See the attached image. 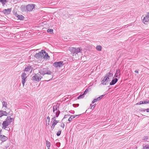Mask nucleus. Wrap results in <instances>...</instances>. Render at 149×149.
Segmentation results:
<instances>
[{
	"label": "nucleus",
	"instance_id": "f257e3e1",
	"mask_svg": "<svg viewBox=\"0 0 149 149\" xmlns=\"http://www.w3.org/2000/svg\"><path fill=\"white\" fill-rule=\"evenodd\" d=\"M39 72L40 74L42 75H44L45 74H47L49 75L48 76H50L49 78H47V81H50L53 78L52 72L49 70L47 68L40 69L39 70Z\"/></svg>",
	"mask_w": 149,
	"mask_h": 149
},
{
	"label": "nucleus",
	"instance_id": "f03ea898",
	"mask_svg": "<svg viewBox=\"0 0 149 149\" xmlns=\"http://www.w3.org/2000/svg\"><path fill=\"white\" fill-rule=\"evenodd\" d=\"M13 119L10 117H7L6 120L2 123V128L5 129L12 122Z\"/></svg>",
	"mask_w": 149,
	"mask_h": 149
},
{
	"label": "nucleus",
	"instance_id": "7ed1b4c3",
	"mask_svg": "<svg viewBox=\"0 0 149 149\" xmlns=\"http://www.w3.org/2000/svg\"><path fill=\"white\" fill-rule=\"evenodd\" d=\"M59 104H56L55 106L53 107V112L56 114V116L58 117L60 113V111L59 110Z\"/></svg>",
	"mask_w": 149,
	"mask_h": 149
},
{
	"label": "nucleus",
	"instance_id": "20e7f679",
	"mask_svg": "<svg viewBox=\"0 0 149 149\" xmlns=\"http://www.w3.org/2000/svg\"><path fill=\"white\" fill-rule=\"evenodd\" d=\"M68 49L73 54L76 53V54L80 52L82 50V49L81 48H75L73 47H70Z\"/></svg>",
	"mask_w": 149,
	"mask_h": 149
},
{
	"label": "nucleus",
	"instance_id": "39448f33",
	"mask_svg": "<svg viewBox=\"0 0 149 149\" xmlns=\"http://www.w3.org/2000/svg\"><path fill=\"white\" fill-rule=\"evenodd\" d=\"M42 78L41 76L38 74H36L35 76L32 77V79L33 81H38L40 80Z\"/></svg>",
	"mask_w": 149,
	"mask_h": 149
},
{
	"label": "nucleus",
	"instance_id": "423d86ee",
	"mask_svg": "<svg viewBox=\"0 0 149 149\" xmlns=\"http://www.w3.org/2000/svg\"><path fill=\"white\" fill-rule=\"evenodd\" d=\"M35 5L34 4H31L27 5L26 6V10L28 11H32L33 9L35 7Z\"/></svg>",
	"mask_w": 149,
	"mask_h": 149
},
{
	"label": "nucleus",
	"instance_id": "0eeeda50",
	"mask_svg": "<svg viewBox=\"0 0 149 149\" xmlns=\"http://www.w3.org/2000/svg\"><path fill=\"white\" fill-rule=\"evenodd\" d=\"M64 63L63 61H60L58 62H56L54 63L53 66L55 68H59L62 67Z\"/></svg>",
	"mask_w": 149,
	"mask_h": 149
},
{
	"label": "nucleus",
	"instance_id": "6e6552de",
	"mask_svg": "<svg viewBox=\"0 0 149 149\" xmlns=\"http://www.w3.org/2000/svg\"><path fill=\"white\" fill-rule=\"evenodd\" d=\"M22 79V83L23 86L24 85L26 81V74L25 72H23L21 75Z\"/></svg>",
	"mask_w": 149,
	"mask_h": 149
},
{
	"label": "nucleus",
	"instance_id": "1a4fd4ad",
	"mask_svg": "<svg viewBox=\"0 0 149 149\" xmlns=\"http://www.w3.org/2000/svg\"><path fill=\"white\" fill-rule=\"evenodd\" d=\"M149 20V12L147 13V15L144 17L143 19V22L145 24H147Z\"/></svg>",
	"mask_w": 149,
	"mask_h": 149
},
{
	"label": "nucleus",
	"instance_id": "9d476101",
	"mask_svg": "<svg viewBox=\"0 0 149 149\" xmlns=\"http://www.w3.org/2000/svg\"><path fill=\"white\" fill-rule=\"evenodd\" d=\"M101 81V84L104 85H106L108 84L109 79L107 78L104 77L103 78H102Z\"/></svg>",
	"mask_w": 149,
	"mask_h": 149
},
{
	"label": "nucleus",
	"instance_id": "9b49d317",
	"mask_svg": "<svg viewBox=\"0 0 149 149\" xmlns=\"http://www.w3.org/2000/svg\"><path fill=\"white\" fill-rule=\"evenodd\" d=\"M44 54L42 52H40L36 54L35 55V57L36 58H42L44 56Z\"/></svg>",
	"mask_w": 149,
	"mask_h": 149
},
{
	"label": "nucleus",
	"instance_id": "f8f14e48",
	"mask_svg": "<svg viewBox=\"0 0 149 149\" xmlns=\"http://www.w3.org/2000/svg\"><path fill=\"white\" fill-rule=\"evenodd\" d=\"M11 11V9H4L2 11V12L6 15H8L10 14Z\"/></svg>",
	"mask_w": 149,
	"mask_h": 149
},
{
	"label": "nucleus",
	"instance_id": "ddd939ff",
	"mask_svg": "<svg viewBox=\"0 0 149 149\" xmlns=\"http://www.w3.org/2000/svg\"><path fill=\"white\" fill-rule=\"evenodd\" d=\"M8 139L7 137L3 135L0 136V140L2 141V142H4Z\"/></svg>",
	"mask_w": 149,
	"mask_h": 149
},
{
	"label": "nucleus",
	"instance_id": "4468645a",
	"mask_svg": "<svg viewBox=\"0 0 149 149\" xmlns=\"http://www.w3.org/2000/svg\"><path fill=\"white\" fill-rule=\"evenodd\" d=\"M104 95H101L100 97H98L96 99H95L93 100L92 102V103H94L95 102H96L97 101H98L101 99L103 97Z\"/></svg>",
	"mask_w": 149,
	"mask_h": 149
},
{
	"label": "nucleus",
	"instance_id": "2eb2a0df",
	"mask_svg": "<svg viewBox=\"0 0 149 149\" xmlns=\"http://www.w3.org/2000/svg\"><path fill=\"white\" fill-rule=\"evenodd\" d=\"M120 75V70L118 69L116 70V73L114 75V77H116L119 78V76Z\"/></svg>",
	"mask_w": 149,
	"mask_h": 149
},
{
	"label": "nucleus",
	"instance_id": "dca6fc26",
	"mask_svg": "<svg viewBox=\"0 0 149 149\" xmlns=\"http://www.w3.org/2000/svg\"><path fill=\"white\" fill-rule=\"evenodd\" d=\"M118 81V79L117 78L114 79L110 83V85H114Z\"/></svg>",
	"mask_w": 149,
	"mask_h": 149
},
{
	"label": "nucleus",
	"instance_id": "f3484780",
	"mask_svg": "<svg viewBox=\"0 0 149 149\" xmlns=\"http://www.w3.org/2000/svg\"><path fill=\"white\" fill-rule=\"evenodd\" d=\"M80 115H71V116L68 119V121L69 122H70L74 118H75V117H76V116H79Z\"/></svg>",
	"mask_w": 149,
	"mask_h": 149
},
{
	"label": "nucleus",
	"instance_id": "a211bd4d",
	"mask_svg": "<svg viewBox=\"0 0 149 149\" xmlns=\"http://www.w3.org/2000/svg\"><path fill=\"white\" fill-rule=\"evenodd\" d=\"M113 74L111 73L110 72H109L107 73L105 75V77L109 79V77H111L112 76Z\"/></svg>",
	"mask_w": 149,
	"mask_h": 149
},
{
	"label": "nucleus",
	"instance_id": "6ab92c4d",
	"mask_svg": "<svg viewBox=\"0 0 149 149\" xmlns=\"http://www.w3.org/2000/svg\"><path fill=\"white\" fill-rule=\"evenodd\" d=\"M16 15L18 19L21 20H23L24 18V17L22 15Z\"/></svg>",
	"mask_w": 149,
	"mask_h": 149
},
{
	"label": "nucleus",
	"instance_id": "aec40b11",
	"mask_svg": "<svg viewBox=\"0 0 149 149\" xmlns=\"http://www.w3.org/2000/svg\"><path fill=\"white\" fill-rule=\"evenodd\" d=\"M58 123V122H53L52 123V125L51 126V129H52V130H53L54 127V126L55 125H56L57 123Z\"/></svg>",
	"mask_w": 149,
	"mask_h": 149
},
{
	"label": "nucleus",
	"instance_id": "412c9836",
	"mask_svg": "<svg viewBox=\"0 0 149 149\" xmlns=\"http://www.w3.org/2000/svg\"><path fill=\"white\" fill-rule=\"evenodd\" d=\"M46 145L47 147L48 148V149H49V147H50L51 143L50 142H49L48 141H46Z\"/></svg>",
	"mask_w": 149,
	"mask_h": 149
},
{
	"label": "nucleus",
	"instance_id": "4be33fe9",
	"mask_svg": "<svg viewBox=\"0 0 149 149\" xmlns=\"http://www.w3.org/2000/svg\"><path fill=\"white\" fill-rule=\"evenodd\" d=\"M102 47L101 46L97 45L96 46V49L99 51H101L102 50Z\"/></svg>",
	"mask_w": 149,
	"mask_h": 149
},
{
	"label": "nucleus",
	"instance_id": "5701e85b",
	"mask_svg": "<svg viewBox=\"0 0 149 149\" xmlns=\"http://www.w3.org/2000/svg\"><path fill=\"white\" fill-rule=\"evenodd\" d=\"M2 116H7L8 113L7 112L5 111H1Z\"/></svg>",
	"mask_w": 149,
	"mask_h": 149
},
{
	"label": "nucleus",
	"instance_id": "b1692460",
	"mask_svg": "<svg viewBox=\"0 0 149 149\" xmlns=\"http://www.w3.org/2000/svg\"><path fill=\"white\" fill-rule=\"evenodd\" d=\"M0 2L2 3L3 5L4 6L5 4L7 1L6 0H0Z\"/></svg>",
	"mask_w": 149,
	"mask_h": 149
},
{
	"label": "nucleus",
	"instance_id": "393cba45",
	"mask_svg": "<svg viewBox=\"0 0 149 149\" xmlns=\"http://www.w3.org/2000/svg\"><path fill=\"white\" fill-rule=\"evenodd\" d=\"M84 93H83V94L81 95H80L79 96L77 97V99H79L81 98H84Z\"/></svg>",
	"mask_w": 149,
	"mask_h": 149
},
{
	"label": "nucleus",
	"instance_id": "a878e982",
	"mask_svg": "<svg viewBox=\"0 0 149 149\" xmlns=\"http://www.w3.org/2000/svg\"><path fill=\"white\" fill-rule=\"evenodd\" d=\"M2 104H3V107H4L6 108H7V104L6 102H2Z\"/></svg>",
	"mask_w": 149,
	"mask_h": 149
},
{
	"label": "nucleus",
	"instance_id": "bb28decb",
	"mask_svg": "<svg viewBox=\"0 0 149 149\" xmlns=\"http://www.w3.org/2000/svg\"><path fill=\"white\" fill-rule=\"evenodd\" d=\"M31 69V67H28L25 68V70L26 71H29Z\"/></svg>",
	"mask_w": 149,
	"mask_h": 149
},
{
	"label": "nucleus",
	"instance_id": "cd10ccee",
	"mask_svg": "<svg viewBox=\"0 0 149 149\" xmlns=\"http://www.w3.org/2000/svg\"><path fill=\"white\" fill-rule=\"evenodd\" d=\"M143 149H149V145H146L143 146Z\"/></svg>",
	"mask_w": 149,
	"mask_h": 149
},
{
	"label": "nucleus",
	"instance_id": "c85d7f7f",
	"mask_svg": "<svg viewBox=\"0 0 149 149\" xmlns=\"http://www.w3.org/2000/svg\"><path fill=\"white\" fill-rule=\"evenodd\" d=\"M53 29H49L47 30V32L50 33H52L53 32Z\"/></svg>",
	"mask_w": 149,
	"mask_h": 149
},
{
	"label": "nucleus",
	"instance_id": "c756f323",
	"mask_svg": "<svg viewBox=\"0 0 149 149\" xmlns=\"http://www.w3.org/2000/svg\"><path fill=\"white\" fill-rule=\"evenodd\" d=\"M42 52H43V53L45 55L46 54H47V57H49V56H48V54L45 51H44V50H42Z\"/></svg>",
	"mask_w": 149,
	"mask_h": 149
},
{
	"label": "nucleus",
	"instance_id": "7c9ffc66",
	"mask_svg": "<svg viewBox=\"0 0 149 149\" xmlns=\"http://www.w3.org/2000/svg\"><path fill=\"white\" fill-rule=\"evenodd\" d=\"M61 131L60 130L58 131L56 133V135L57 136H59L61 134Z\"/></svg>",
	"mask_w": 149,
	"mask_h": 149
},
{
	"label": "nucleus",
	"instance_id": "2f4dec72",
	"mask_svg": "<svg viewBox=\"0 0 149 149\" xmlns=\"http://www.w3.org/2000/svg\"><path fill=\"white\" fill-rule=\"evenodd\" d=\"M56 117L55 116H54V117L52 118V119L53 120V122H57V120H56Z\"/></svg>",
	"mask_w": 149,
	"mask_h": 149
},
{
	"label": "nucleus",
	"instance_id": "473e14b6",
	"mask_svg": "<svg viewBox=\"0 0 149 149\" xmlns=\"http://www.w3.org/2000/svg\"><path fill=\"white\" fill-rule=\"evenodd\" d=\"M56 145L57 147H59L60 146V143H59V142L57 143H56Z\"/></svg>",
	"mask_w": 149,
	"mask_h": 149
},
{
	"label": "nucleus",
	"instance_id": "72a5a7b5",
	"mask_svg": "<svg viewBox=\"0 0 149 149\" xmlns=\"http://www.w3.org/2000/svg\"><path fill=\"white\" fill-rule=\"evenodd\" d=\"M88 91V89H86L85 91L84 92V93H84V95L87 93V92Z\"/></svg>",
	"mask_w": 149,
	"mask_h": 149
},
{
	"label": "nucleus",
	"instance_id": "f704fd0d",
	"mask_svg": "<svg viewBox=\"0 0 149 149\" xmlns=\"http://www.w3.org/2000/svg\"><path fill=\"white\" fill-rule=\"evenodd\" d=\"M141 103H142L143 104H146L148 103V102H147V101H142V102H141Z\"/></svg>",
	"mask_w": 149,
	"mask_h": 149
},
{
	"label": "nucleus",
	"instance_id": "c9c22d12",
	"mask_svg": "<svg viewBox=\"0 0 149 149\" xmlns=\"http://www.w3.org/2000/svg\"><path fill=\"white\" fill-rule=\"evenodd\" d=\"M65 126V125H64V124L63 123H61V126L63 128H64V127Z\"/></svg>",
	"mask_w": 149,
	"mask_h": 149
},
{
	"label": "nucleus",
	"instance_id": "e433bc0d",
	"mask_svg": "<svg viewBox=\"0 0 149 149\" xmlns=\"http://www.w3.org/2000/svg\"><path fill=\"white\" fill-rule=\"evenodd\" d=\"M43 57L44 58H49L48 57H47V54H46L45 55L44 54V56Z\"/></svg>",
	"mask_w": 149,
	"mask_h": 149
},
{
	"label": "nucleus",
	"instance_id": "4c0bfd02",
	"mask_svg": "<svg viewBox=\"0 0 149 149\" xmlns=\"http://www.w3.org/2000/svg\"><path fill=\"white\" fill-rule=\"evenodd\" d=\"M96 105V104L92 105L91 107V109H93V108H94L95 106V105Z\"/></svg>",
	"mask_w": 149,
	"mask_h": 149
},
{
	"label": "nucleus",
	"instance_id": "58836bf2",
	"mask_svg": "<svg viewBox=\"0 0 149 149\" xmlns=\"http://www.w3.org/2000/svg\"><path fill=\"white\" fill-rule=\"evenodd\" d=\"M142 102V101H141L140 102H139L138 103L136 104V105H139V104H143L142 103H141V102Z\"/></svg>",
	"mask_w": 149,
	"mask_h": 149
},
{
	"label": "nucleus",
	"instance_id": "ea45409f",
	"mask_svg": "<svg viewBox=\"0 0 149 149\" xmlns=\"http://www.w3.org/2000/svg\"><path fill=\"white\" fill-rule=\"evenodd\" d=\"M13 14L14 15H15V16H16V17H17V16L16 15H18L17 13V12H13Z\"/></svg>",
	"mask_w": 149,
	"mask_h": 149
},
{
	"label": "nucleus",
	"instance_id": "a19ab883",
	"mask_svg": "<svg viewBox=\"0 0 149 149\" xmlns=\"http://www.w3.org/2000/svg\"><path fill=\"white\" fill-rule=\"evenodd\" d=\"M2 116H2V113L1 112V111H0V117H1Z\"/></svg>",
	"mask_w": 149,
	"mask_h": 149
},
{
	"label": "nucleus",
	"instance_id": "79ce46f5",
	"mask_svg": "<svg viewBox=\"0 0 149 149\" xmlns=\"http://www.w3.org/2000/svg\"><path fill=\"white\" fill-rule=\"evenodd\" d=\"M49 75H47V76L46 77V79H47V80H46L47 81V78H50V76H48Z\"/></svg>",
	"mask_w": 149,
	"mask_h": 149
},
{
	"label": "nucleus",
	"instance_id": "37998d69",
	"mask_svg": "<svg viewBox=\"0 0 149 149\" xmlns=\"http://www.w3.org/2000/svg\"><path fill=\"white\" fill-rule=\"evenodd\" d=\"M47 119L48 120V122H49V116H47Z\"/></svg>",
	"mask_w": 149,
	"mask_h": 149
},
{
	"label": "nucleus",
	"instance_id": "c03bdc74",
	"mask_svg": "<svg viewBox=\"0 0 149 149\" xmlns=\"http://www.w3.org/2000/svg\"><path fill=\"white\" fill-rule=\"evenodd\" d=\"M46 126H48L49 125V122H48V123H47V120H46Z\"/></svg>",
	"mask_w": 149,
	"mask_h": 149
},
{
	"label": "nucleus",
	"instance_id": "a18cd8bd",
	"mask_svg": "<svg viewBox=\"0 0 149 149\" xmlns=\"http://www.w3.org/2000/svg\"><path fill=\"white\" fill-rule=\"evenodd\" d=\"M69 115H65L64 117V118H67V116H69Z\"/></svg>",
	"mask_w": 149,
	"mask_h": 149
},
{
	"label": "nucleus",
	"instance_id": "49530a36",
	"mask_svg": "<svg viewBox=\"0 0 149 149\" xmlns=\"http://www.w3.org/2000/svg\"><path fill=\"white\" fill-rule=\"evenodd\" d=\"M146 112H149V109H146Z\"/></svg>",
	"mask_w": 149,
	"mask_h": 149
},
{
	"label": "nucleus",
	"instance_id": "de8ad7c7",
	"mask_svg": "<svg viewBox=\"0 0 149 149\" xmlns=\"http://www.w3.org/2000/svg\"><path fill=\"white\" fill-rule=\"evenodd\" d=\"M134 72H135L136 73H138V72L137 70H135L134 71Z\"/></svg>",
	"mask_w": 149,
	"mask_h": 149
},
{
	"label": "nucleus",
	"instance_id": "09e8293b",
	"mask_svg": "<svg viewBox=\"0 0 149 149\" xmlns=\"http://www.w3.org/2000/svg\"><path fill=\"white\" fill-rule=\"evenodd\" d=\"M146 110L144 109H142V111H145Z\"/></svg>",
	"mask_w": 149,
	"mask_h": 149
},
{
	"label": "nucleus",
	"instance_id": "8fccbe9b",
	"mask_svg": "<svg viewBox=\"0 0 149 149\" xmlns=\"http://www.w3.org/2000/svg\"><path fill=\"white\" fill-rule=\"evenodd\" d=\"M2 123L1 121H0V126L1 125Z\"/></svg>",
	"mask_w": 149,
	"mask_h": 149
},
{
	"label": "nucleus",
	"instance_id": "3c124183",
	"mask_svg": "<svg viewBox=\"0 0 149 149\" xmlns=\"http://www.w3.org/2000/svg\"><path fill=\"white\" fill-rule=\"evenodd\" d=\"M1 130H1L0 131V136L1 135Z\"/></svg>",
	"mask_w": 149,
	"mask_h": 149
},
{
	"label": "nucleus",
	"instance_id": "603ef678",
	"mask_svg": "<svg viewBox=\"0 0 149 149\" xmlns=\"http://www.w3.org/2000/svg\"><path fill=\"white\" fill-rule=\"evenodd\" d=\"M147 102H148V103H149V101H147Z\"/></svg>",
	"mask_w": 149,
	"mask_h": 149
},
{
	"label": "nucleus",
	"instance_id": "864d4df0",
	"mask_svg": "<svg viewBox=\"0 0 149 149\" xmlns=\"http://www.w3.org/2000/svg\"><path fill=\"white\" fill-rule=\"evenodd\" d=\"M57 121L58 123V122H59V120H57Z\"/></svg>",
	"mask_w": 149,
	"mask_h": 149
},
{
	"label": "nucleus",
	"instance_id": "5fc2aeb1",
	"mask_svg": "<svg viewBox=\"0 0 149 149\" xmlns=\"http://www.w3.org/2000/svg\"><path fill=\"white\" fill-rule=\"evenodd\" d=\"M77 105L79 106V104H77Z\"/></svg>",
	"mask_w": 149,
	"mask_h": 149
}]
</instances>
